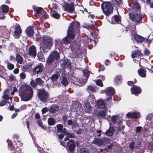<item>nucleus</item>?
Listing matches in <instances>:
<instances>
[{
	"label": "nucleus",
	"mask_w": 153,
	"mask_h": 153,
	"mask_svg": "<svg viewBox=\"0 0 153 153\" xmlns=\"http://www.w3.org/2000/svg\"><path fill=\"white\" fill-rule=\"evenodd\" d=\"M19 92V95L22 100L27 101L33 97V91L29 85H24L21 86Z\"/></svg>",
	"instance_id": "1"
},
{
	"label": "nucleus",
	"mask_w": 153,
	"mask_h": 153,
	"mask_svg": "<svg viewBox=\"0 0 153 153\" xmlns=\"http://www.w3.org/2000/svg\"><path fill=\"white\" fill-rule=\"evenodd\" d=\"M79 23L78 22H73L70 23L68 31V38L73 39L75 37V33H79ZM70 42L68 39V43Z\"/></svg>",
	"instance_id": "2"
},
{
	"label": "nucleus",
	"mask_w": 153,
	"mask_h": 153,
	"mask_svg": "<svg viewBox=\"0 0 153 153\" xmlns=\"http://www.w3.org/2000/svg\"><path fill=\"white\" fill-rule=\"evenodd\" d=\"M37 96L39 100L43 102L48 101L49 98V94L45 89H38Z\"/></svg>",
	"instance_id": "3"
},
{
	"label": "nucleus",
	"mask_w": 153,
	"mask_h": 153,
	"mask_svg": "<svg viewBox=\"0 0 153 153\" xmlns=\"http://www.w3.org/2000/svg\"><path fill=\"white\" fill-rule=\"evenodd\" d=\"M102 8L103 13L106 15H108L113 11V7L109 2H104L101 5Z\"/></svg>",
	"instance_id": "4"
},
{
	"label": "nucleus",
	"mask_w": 153,
	"mask_h": 153,
	"mask_svg": "<svg viewBox=\"0 0 153 153\" xmlns=\"http://www.w3.org/2000/svg\"><path fill=\"white\" fill-rule=\"evenodd\" d=\"M60 58L59 53L57 51H54L50 55L46 61V63L48 65H51L54 62V60L57 61Z\"/></svg>",
	"instance_id": "5"
},
{
	"label": "nucleus",
	"mask_w": 153,
	"mask_h": 153,
	"mask_svg": "<svg viewBox=\"0 0 153 153\" xmlns=\"http://www.w3.org/2000/svg\"><path fill=\"white\" fill-rule=\"evenodd\" d=\"M57 128V135L60 139H63L65 135H67L66 129L65 128H63V126L60 124L56 125Z\"/></svg>",
	"instance_id": "6"
},
{
	"label": "nucleus",
	"mask_w": 153,
	"mask_h": 153,
	"mask_svg": "<svg viewBox=\"0 0 153 153\" xmlns=\"http://www.w3.org/2000/svg\"><path fill=\"white\" fill-rule=\"evenodd\" d=\"M71 111L75 112L77 114H80L82 111L81 105L77 101H74L72 103L71 106Z\"/></svg>",
	"instance_id": "7"
},
{
	"label": "nucleus",
	"mask_w": 153,
	"mask_h": 153,
	"mask_svg": "<svg viewBox=\"0 0 153 153\" xmlns=\"http://www.w3.org/2000/svg\"><path fill=\"white\" fill-rule=\"evenodd\" d=\"M15 29L13 33V35L14 36L15 38H19L22 32V29L19 24H16V25L14 27L13 26L10 27V30L12 32L13 31H11L12 29L13 30Z\"/></svg>",
	"instance_id": "8"
},
{
	"label": "nucleus",
	"mask_w": 153,
	"mask_h": 153,
	"mask_svg": "<svg viewBox=\"0 0 153 153\" xmlns=\"http://www.w3.org/2000/svg\"><path fill=\"white\" fill-rule=\"evenodd\" d=\"M42 40L43 45L46 46L47 48L49 49L51 48L53 42L52 38L49 36H45L43 37Z\"/></svg>",
	"instance_id": "9"
},
{
	"label": "nucleus",
	"mask_w": 153,
	"mask_h": 153,
	"mask_svg": "<svg viewBox=\"0 0 153 153\" xmlns=\"http://www.w3.org/2000/svg\"><path fill=\"white\" fill-rule=\"evenodd\" d=\"M129 16L131 21L136 24L140 22L142 19V15L139 12L134 14L130 13Z\"/></svg>",
	"instance_id": "10"
},
{
	"label": "nucleus",
	"mask_w": 153,
	"mask_h": 153,
	"mask_svg": "<svg viewBox=\"0 0 153 153\" xmlns=\"http://www.w3.org/2000/svg\"><path fill=\"white\" fill-rule=\"evenodd\" d=\"M109 141L108 139L105 138H103L102 139L97 138L94 139L92 143L99 146H101L107 144Z\"/></svg>",
	"instance_id": "11"
},
{
	"label": "nucleus",
	"mask_w": 153,
	"mask_h": 153,
	"mask_svg": "<svg viewBox=\"0 0 153 153\" xmlns=\"http://www.w3.org/2000/svg\"><path fill=\"white\" fill-rule=\"evenodd\" d=\"M44 67L42 63H39L36 66L32 69V72L34 74H41Z\"/></svg>",
	"instance_id": "12"
},
{
	"label": "nucleus",
	"mask_w": 153,
	"mask_h": 153,
	"mask_svg": "<svg viewBox=\"0 0 153 153\" xmlns=\"http://www.w3.org/2000/svg\"><path fill=\"white\" fill-rule=\"evenodd\" d=\"M75 0H68V12L73 13L74 11V3Z\"/></svg>",
	"instance_id": "13"
},
{
	"label": "nucleus",
	"mask_w": 153,
	"mask_h": 153,
	"mask_svg": "<svg viewBox=\"0 0 153 153\" xmlns=\"http://www.w3.org/2000/svg\"><path fill=\"white\" fill-rule=\"evenodd\" d=\"M33 26H29L27 27L25 30V33L28 37H31L33 36L34 31Z\"/></svg>",
	"instance_id": "14"
},
{
	"label": "nucleus",
	"mask_w": 153,
	"mask_h": 153,
	"mask_svg": "<svg viewBox=\"0 0 153 153\" xmlns=\"http://www.w3.org/2000/svg\"><path fill=\"white\" fill-rule=\"evenodd\" d=\"M28 55L31 56L35 57L36 55V48L33 45H31L28 50Z\"/></svg>",
	"instance_id": "15"
},
{
	"label": "nucleus",
	"mask_w": 153,
	"mask_h": 153,
	"mask_svg": "<svg viewBox=\"0 0 153 153\" xmlns=\"http://www.w3.org/2000/svg\"><path fill=\"white\" fill-rule=\"evenodd\" d=\"M89 72L87 71H86V74L85 76L83 77V79H81V80L80 79H78L74 77V79L75 81V82H77L79 83H85L87 81V77L89 76ZM76 84L77 83L75 82Z\"/></svg>",
	"instance_id": "16"
},
{
	"label": "nucleus",
	"mask_w": 153,
	"mask_h": 153,
	"mask_svg": "<svg viewBox=\"0 0 153 153\" xmlns=\"http://www.w3.org/2000/svg\"><path fill=\"white\" fill-rule=\"evenodd\" d=\"M76 147L75 142L74 140H70L69 143L68 149L71 153L74 152V149Z\"/></svg>",
	"instance_id": "17"
},
{
	"label": "nucleus",
	"mask_w": 153,
	"mask_h": 153,
	"mask_svg": "<svg viewBox=\"0 0 153 153\" xmlns=\"http://www.w3.org/2000/svg\"><path fill=\"white\" fill-rule=\"evenodd\" d=\"M131 93L135 95L140 94L141 92L140 88L137 86H134L131 88Z\"/></svg>",
	"instance_id": "18"
},
{
	"label": "nucleus",
	"mask_w": 153,
	"mask_h": 153,
	"mask_svg": "<svg viewBox=\"0 0 153 153\" xmlns=\"http://www.w3.org/2000/svg\"><path fill=\"white\" fill-rule=\"evenodd\" d=\"M59 108L58 105L53 104L50 106L49 111L51 113L55 114L58 110Z\"/></svg>",
	"instance_id": "19"
},
{
	"label": "nucleus",
	"mask_w": 153,
	"mask_h": 153,
	"mask_svg": "<svg viewBox=\"0 0 153 153\" xmlns=\"http://www.w3.org/2000/svg\"><path fill=\"white\" fill-rule=\"evenodd\" d=\"M105 93L107 95L111 96L114 95L115 91L114 89L111 87H108L105 90Z\"/></svg>",
	"instance_id": "20"
},
{
	"label": "nucleus",
	"mask_w": 153,
	"mask_h": 153,
	"mask_svg": "<svg viewBox=\"0 0 153 153\" xmlns=\"http://www.w3.org/2000/svg\"><path fill=\"white\" fill-rule=\"evenodd\" d=\"M139 116V113L134 112L128 113L126 115V116L128 118L132 117L135 119L138 118Z\"/></svg>",
	"instance_id": "21"
},
{
	"label": "nucleus",
	"mask_w": 153,
	"mask_h": 153,
	"mask_svg": "<svg viewBox=\"0 0 153 153\" xmlns=\"http://www.w3.org/2000/svg\"><path fill=\"white\" fill-rule=\"evenodd\" d=\"M105 101L102 100H99L96 102V105L98 107L100 108H103L105 107Z\"/></svg>",
	"instance_id": "22"
},
{
	"label": "nucleus",
	"mask_w": 153,
	"mask_h": 153,
	"mask_svg": "<svg viewBox=\"0 0 153 153\" xmlns=\"http://www.w3.org/2000/svg\"><path fill=\"white\" fill-rule=\"evenodd\" d=\"M84 107L85 111L87 113H90L91 112L92 108L89 103H85Z\"/></svg>",
	"instance_id": "23"
},
{
	"label": "nucleus",
	"mask_w": 153,
	"mask_h": 153,
	"mask_svg": "<svg viewBox=\"0 0 153 153\" xmlns=\"http://www.w3.org/2000/svg\"><path fill=\"white\" fill-rule=\"evenodd\" d=\"M138 72L139 75L141 77H144L146 76V70L145 69L140 68L138 71Z\"/></svg>",
	"instance_id": "24"
},
{
	"label": "nucleus",
	"mask_w": 153,
	"mask_h": 153,
	"mask_svg": "<svg viewBox=\"0 0 153 153\" xmlns=\"http://www.w3.org/2000/svg\"><path fill=\"white\" fill-rule=\"evenodd\" d=\"M32 8L36 13L40 14L43 10V9L41 7H37L35 6H33Z\"/></svg>",
	"instance_id": "25"
},
{
	"label": "nucleus",
	"mask_w": 153,
	"mask_h": 153,
	"mask_svg": "<svg viewBox=\"0 0 153 153\" xmlns=\"http://www.w3.org/2000/svg\"><path fill=\"white\" fill-rule=\"evenodd\" d=\"M16 59L17 62L20 64H22L24 61L23 57L19 53L16 54Z\"/></svg>",
	"instance_id": "26"
},
{
	"label": "nucleus",
	"mask_w": 153,
	"mask_h": 153,
	"mask_svg": "<svg viewBox=\"0 0 153 153\" xmlns=\"http://www.w3.org/2000/svg\"><path fill=\"white\" fill-rule=\"evenodd\" d=\"M142 55V53L140 51L137 50L132 52L131 56L132 58H133L137 57V56H141Z\"/></svg>",
	"instance_id": "27"
},
{
	"label": "nucleus",
	"mask_w": 153,
	"mask_h": 153,
	"mask_svg": "<svg viewBox=\"0 0 153 153\" xmlns=\"http://www.w3.org/2000/svg\"><path fill=\"white\" fill-rule=\"evenodd\" d=\"M35 81H36L37 85L40 86H43L44 84V81L42 80L40 78L38 77L36 79Z\"/></svg>",
	"instance_id": "28"
},
{
	"label": "nucleus",
	"mask_w": 153,
	"mask_h": 153,
	"mask_svg": "<svg viewBox=\"0 0 153 153\" xmlns=\"http://www.w3.org/2000/svg\"><path fill=\"white\" fill-rule=\"evenodd\" d=\"M114 132V128L112 127H111L108 130L105 132L106 135L108 136H111L113 134Z\"/></svg>",
	"instance_id": "29"
},
{
	"label": "nucleus",
	"mask_w": 153,
	"mask_h": 153,
	"mask_svg": "<svg viewBox=\"0 0 153 153\" xmlns=\"http://www.w3.org/2000/svg\"><path fill=\"white\" fill-rule=\"evenodd\" d=\"M134 37L135 40L137 42H142L144 40L143 38L137 34L134 35Z\"/></svg>",
	"instance_id": "30"
},
{
	"label": "nucleus",
	"mask_w": 153,
	"mask_h": 153,
	"mask_svg": "<svg viewBox=\"0 0 153 153\" xmlns=\"http://www.w3.org/2000/svg\"><path fill=\"white\" fill-rule=\"evenodd\" d=\"M1 10L2 11L1 12L7 13L9 10V7L7 5H2L1 6Z\"/></svg>",
	"instance_id": "31"
},
{
	"label": "nucleus",
	"mask_w": 153,
	"mask_h": 153,
	"mask_svg": "<svg viewBox=\"0 0 153 153\" xmlns=\"http://www.w3.org/2000/svg\"><path fill=\"white\" fill-rule=\"evenodd\" d=\"M48 124L50 126H53L55 124V120L52 117H50L48 120Z\"/></svg>",
	"instance_id": "32"
},
{
	"label": "nucleus",
	"mask_w": 153,
	"mask_h": 153,
	"mask_svg": "<svg viewBox=\"0 0 153 153\" xmlns=\"http://www.w3.org/2000/svg\"><path fill=\"white\" fill-rule=\"evenodd\" d=\"M60 75L59 72H57L56 74L52 75L51 77V79L53 81L56 80L58 78V77Z\"/></svg>",
	"instance_id": "33"
},
{
	"label": "nucleus",
	"mask_w": 153,
	"mask_h": 153,
	"mask_svg": "<svg viewBox=\"0 0 153 153\" xmlns=\"http://www.w3.org/2000/svg\"><path fill=\"white\" fill-rule=\"evenodd\" d=\"M60 4L62 5L64 10L67 11V2L64 0H61Z\"/></svg>",
	"instance_id": "34"
},
{
	"label": "nucleus",
	"mask_w": 153,
	"mask_h": 153,
	"mask_svg": "<svg viewBox=\"0 0 153 153\" xmlns=\"http://www.w3.org/2000/svg\"><path fill=\"white\" fill-rule=\"evenodd\" d=\"M47 16L46 12L44 9L39 15V16L40 18H44V19L47 18Z\"/></svg>",
	"instance_id": "35"
},
{
	"label": "nucleus",
	"mask_w": 153,
	"mask_h": 153,
	"mask_svg": "<svg viewBox=\"0 0 153 153\" xmlns=\"http://www.w3.org/2000/svg\"><path fill=\"white\" fill-rule=\"evenodd\" d=\"M53 12H52L51 13V15L52 17L56 19H58L59 18L60 15L56 11H53Z\"/></svg>",
	"instance_id": "36"
},
{
	"label": "nucleus",
	"mask_w": 153,
	"mask_h": 153,
	"mask_svg": "<svg viewBox=\"0 0 153 153\" xmlns=\"http://www.w3.org/2000/svg\"><path fill=\"white\" fill-rule=\"evenodd\" d=\"M37 57L39 60L43 61L44 60V56L42 51L39 52L37 54Z\"/></svg>",
	"instance_id": "37"
},
{
	"label": "nucleus",
	"mask_w": 153,
	"mask_h": 153,
	"mask_svg": "<svg viewBox=\"0 0 153 153\" xmlns=\"http://www.w3.org/2000/svg\"><path fill=\"white\" fill-rule=\"evenodd\" d=\"M133 7L134 10H137L138 12H139L140 10V5L137 3H134L133 4Z\"/></svg>",
	"instance_id": "38"
},
{
	"label": "nucleus",
	"mask_w": 153,
	"mask_h": 153,
	"mask_svg": "<svg viewBox=\"0 0 153 153\" xmlns=\"http://www.w3.org/2000/svg\"><path fill=\"white\" fill-rule=\"evenodd\" d=\"M13 142V143L15 144V145L17 148H18L19 147H21L22 145V143L19 140H17L16 141H14Z\"/></svg>",
	"instance_id": "39"
},
{
	"label": "nucleus",
	"mask_w": 153,
	"mask_h": 153,
	"mask_svg": "<svg viewBox=\"0 0 153 153\" xmlns=\"http://www.w3.org/2000/svg\"><path fill=\"white\" fill-rule=\"evenodd\" d=\"M61 83L65 86L67 85V79L65 76H63L62 77V80Z\"/></svg>",
	"instance_id": "40"
},
{
	"label": "nucleus",
	"mask_w": 153,
	"mask_h": 153,
	"mask_svg": "<svg viewBox=\"0 0 153 153\" xmlns=\"http://www.w3.org/2000/svg\"><path fill=\"white\" fill-rule=\"evenodd\" d=\"M7 69L9 70H12L14 68V65L12 63L9 62L7 63Z\"/></svg>",
	"instance_id": "41"
},
{
	"label": "nucleus",
	"mask_w": 153,
	"mask_h": 153,
	"mask_svg": "<svg viewBox=\"0 0 153 153\" xmlns=\"http://www.w3.org/2000/svg\"><path fill=\"white\" fill-rule=\"evenodd\" d=\"M30 85L33 87V88L35 89L37 86L36 81H34V80H32L30 82Z\"/></svg>",
	"instance_id": "42"
},
{
	"label": "nucleus",
	"mask_w": 153,
	"mask_h": 153,
	"mask_svg": "<svg viewBox=\"0 0 153 153\" xmlns=\"http://www.w3.org/2000/svg\"><path fill=\"white\" fill-rule=\"evenodd\" d=\"M7 30L6 27L3 26H0V32L3 35L7 31Z\"/></svg>",
	"instance_id": "43"
},
{
	"label": "nucleus",
	"mask_w": 153,
	"mask_h": 153,
	"mask_svg": "<svg viewBox=\"0 0 153 153\" xmlns=\"http://www.w3.org/2000/svg\"><path fill=\"white\" fill-rule=\"evenodd\" d=\"M26 106L25 105H23L20 108H19L16 109H15V111L16 113L17 112H19L21 111L24 110L26 108Z\"/></svg>",
	"instance_id": "44"
},
{
	"label": "nucleus",
	"mask_w": 153,
	"mask_h": 153,
	"mask_svg": "<svg viewBox=\"0 0 153 153\" xmlns=\"http://www.w3.org/2000/svg\"><path fill=\"white\" fill-rule=\"evenodd\" d=\"M96 83L97 85L101 87H102L103 86V84L102 83V82L101 80L97 79L96 81Z\"/></svg>",
	"instance_id": "45"
},
{
	"label": "nucleus",
	"mask_w": 153,
	"mask_h": 153,
	"mask_svg": "<svg viewBox=\"0 0 153 153\" xmlns=\"http://www.w3.org/2000/svg\"><path fill=\"white\" fill-rule=\"evenodd\" d=\"M106 115V111H102L99 113V115L101 117H104Z\"/></svg>",
	"instance_id": "46"
},
{
	"label": "nucleus",
	"mask_w": 153,
	"mask_h": 153,
	"mask_svg": "<svg viewBox=\"0 0 153 153\" xmlns=\"http://www.w3.org/2000/svg\"><path fill=\"white\" fill-rule=\"evenodd\" d=\"M67 65V60H64L63 62V63L61 64V65L64 69H65Z\"/></svg>",
	"instance_id": "47"
},
{
	"label": "nucleus",
	"mask_w": 153,
	"mask_h": 153,
	"mask_svg": "<svg viewBox=\"0 0 153 153\" xmlns=\"http://www.w3.org/2000/svg\"><path fill=\"white\" fill-rule=\"evenodd\" d=\"M117 116H113L111 117L112 122L114 123H115L117 121Z\"/></svg>",
	"instance_id": "48"
},
{
	"label": "nucleus",
	"mask_w": 153,
	"mask_h": 153,
	"mask_svg": "<svg viewBox=\"0 0 153 153\" xmlns=\"http://www.w3.org/2000/svg\"><path fill=\"white\" fill-rule=\"evenodd\" d=\"M9 48L11 50H12L13 49H14L15 48L16 46H15L14 43L13 42H12L10 43Z\"/></svg>",
	"instance_id": "49"
},
{
	"label": "nucleus",
	"mask_w": 153,
	"mask_h": 153,
	"mask_svg": "<svg viewBox=\"0 0 153 153\" xmlns=\"http://www.w3.org/2000/svg\"><path fill=\"white\" fill-rule=\"evenodd\" d=\"M5 13L1 12L0 10V19H4L5 18V16H4Z\"/></svg>",
	"instance_id": "50"
},
{
	"label": "nucleus",
	"mask_w": 153,
	"mask_h": 153,
	"mask_svg": "<svg viewBox=\"0 0 153 153\" xmlns=\"http://www.w3.org/2000/svg\"><path fill=\"white\" fill-rule=\"evenodd\" d=\"M17 148H16V146L14 144V143H12V144L10 146V149L11 150H16L17 149Z\"/></svg>",
	"instance_id": "51"
},
{
	"label": "nucleus",
	"mask_w": 153,
	"mask_h": 153,
	"mask_svg": "<svg viewBox=\"0 0 153 153\" xmlns=\"http://www.w3.org/2000/svg\"><path fill=\"white\" fill-rule=\"evenodd\" d=\"M87 90L88 91H95V88L92 86H88Z\"/></svg>",
	"instance_id": "52"
},
{
	"label": "nucleus",
	"mask_w": 153,
	"mask_h": 153,
	"mask_svg": "<svg viewBox=\"0 0 153 153\" xmlns=\"http://www.w3.org/2000/svg\"><path fill=\"white\" fill-rule=\"evenodd\" d=\"M121 79V77L120 76H117L115 78L114 81L115 82L118 83L119 81Z\"/></svg>",
	"instance_id": "53"
},
{
	"label": "nucleus",
	"mask_w": 153,
	"mask_h": 153,
	"mask_svg": "<svg viewBox=\"0 0 153 153\" xmlns=\"http://www.w3.org/2000/svg\"><path fill=\"white\" fill-rule=\"evenodd\" d=\"M48 111H49V109H48L47 107H45L43 108L42 109V112L43 114H44L48 112Z\"/></svg>",
	"instance_id": "54"
},
{
	"label": "nucleus",
	"mask_w": 153,
	"mask_h": 153,
	"mask_svg": "<svg viewBox=\"0 0 153 153\" xmlns=\"http://www.w3.org/2000/svg\"><path fill=\"white\" fill-rule=\"evenodd\" d=\"M20 76L22 79H24L26 78V74L24 72H22L20 74Z\"/></svg>",
	"instance_id": "55"
},
{
	"label": "nucleus",
	"mask_w": 153,
	"mask_h": 153,
	"mask_svg": "<svg viewBox=\"0 0 153 153\" xmlns=\"http://www.w3.org/2000/svg\"><path fill=\"white\" fill-rule=\"evenodd\" d=\"M60 143L63 147L66 148H67V142H66L64 141H60Z\"/></svg>",
	"instance_id": "56"
},
{
	"label": "nucleus",
	"mask_w": 153,
	"mask_h": 153,
	"mask_svg": "<svg viewBox=\"0 0 153 153\" xmlns=\"http://www.w3.org/2000/svg\"><path fill=\"white\" fill-rule=\"evenodd\" d=\"M153 115L152 114H149L146 117L147 120H151L153 119Z\"/></svg>",
	"instance_id": "57"
},
{
	"label": "nucleus",
	"mask_w": 153,
	"mask_h": 153,
	"mask_svg": "<svg viewBox=\"0 0 153 153\" xmlns=\"http://www.w3.org/2000/svg\"><path fill=\"white\" fill-rule=\"evenodd\" d=\"M62 42L65 44H67V36L63 39Z\"/></svg>",
	"instance_id": "58"
},
{
	"label": "nucleus",
	"mask_w": 153,
	"mask_h": 153,
	"mask_svg": "<svg viewBox=\"0 0 153 153\" xmlns=\"http://www.w3.org/2000/svg\"><path fill=\"white\" fill-rule=\"evenodd\" d=\"M37 123L38 124V125L41 127H42L43 124L41 120H38L37 121Z\"/></svg>",
	"instance_id": "59"
},
{
	"label": "nucleus",
	"mask_w": 153,
	"mask_h": 153,
	"mask_svg": "<svg viewBox=\"0 0 153 153\" xmlns=\"http://www.w3.org/2000/svg\"><path fill=\"white\" fill-rule=\"evenodd\" d=\"M81 153H89L88 151L85 149L82 148L80 150Z\"/></svg>",
	"instance_id": "60"
},
{
	"label": "nucleus",
	"mask_w": 153,
	"mask_h": 153,
	"mask_svg": "<svg viewBox=\"0 0 153 153\" xmlns=\"http://www.w3.org/2000/svg\"><path fill=\"white\" fill-rule=\"evenodd\" d=\"M114 19L116 22H119L120 20V18L117 16H114Z\"/></svg>",
	"instance_id": "61"
},
{
	"label": "nucleus",
	"mask_w": 153,
	"mask_h": 153,
	"mask_svg": "<svg viewBox=\"0 0 153 153\" xmlns=\"http://www.w3.org/2000/svg\"><path fill=\"white\" fill-rule=\"evenodd\" d=\"M142 129V128L140 126H138L136 128V133H139Z\"/></svg>",
	"instance_id": "62"
},
{
	"label": "nucleus",
	"mask_w": 153,
	"mask_h": 153,
	"mask_svg": "<svg viewBox=\"0 0 153 153\" xmlns=\"http://www.w3.org/2000/svg\"><path fill=\"white\" fill-rule=\"evenodd\" d=\"M144 55L146 56H148L150 54V52L149 50L146 49L144 50Z\"/></svg>",
	"instance_id": "63"
},
{
	"label": "nucleus",
	"mask_w": 153,
	"mask_h": 153,
	"mask_svg": "<svg viewBox=\"0 0 153 153\" xmlns=\"http://www.w3.org/2000/svg\"><path fill=\"white\" fill-rule=\"evenodd\" d=\"M134 142H131L129 145V148L131 149H133L134 148Z\"/></svg>",
	"instance_id": "64"
}]
</instances>
